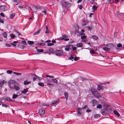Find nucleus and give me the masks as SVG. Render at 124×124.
<instances>
[{
  "mask_svg": "<svg viewBox=\"0 0 124 124\" xmlns=\"http://www.w3.org/2000/svg\"><path fill=\"white\" fill-rule=\"evenodd\" d=\"M10 36L12 39H13L16 37V35L12 33H11L10 34Z\"/></svg>",
  "mask_w": 124,
  "mask_h": 124,
  "instance_id": "c85d7f7f",
  "label": "nucleus"
},
{
  "mask_svg": "<svg viewBox=\"0 0 124 124\" xmlns=\"http://www.w3.org/2000/svg\"><path fill=\"white\" fill-rule=\"evenodd\" d=\"M107 108L110 110H112V108L109 106H108V107H107Z\"/></svg>",
  "mask_w": 124,
  "mask_h": 124,
  "instance_id": "69168bd1",
  "label": "nucleus"
},
{
  "mask_svg": "<svg viewBox=\"0 0 124 124\" xmlns=\"http://www.w3.org/2000/svg\"><path fill=\"white\" fill-rule=\"evenodd\" d=\"M10 44H11L13 46H14L15 47L16 46V45L15 44H14V43H10Z\"/></svg>",
  "mask_w": 124,
  "mask_h": 124,
  "instance_id": "338daca9",
  "label": "nucleus"
},
{
  "mask_svg": "<svg viewBox=\"0 0 124 124\" xmlns=\"http://www.w3.org/2000/svg\"><path fill=\"white\" fill-rule=\"evenodd\" d=\"M6 99L8 101L12 102H13V100H11L10 99V98L9 97H7V98H6Z\"/></svg>",
  "mask_w": 124,
  "mask_h": 124,
  "instance_id": "b1692460",
  "label": "nucleus"
},
{
  "mask_svg": "<svg viewBox=\"0 0 124 124\" xmlns=\"http://www.w3.org/2000/svg\"><path fill=\"white\" fill-rule=\"evenodd\" d=\"M91 103H92L93 106H94L98 104V102L95 99L91 101Z\"/></svg>",
  "mask_w": 124,
  "mask_h": 124,
  "instance_id": "39448f33",
  "label": "nucleus"
},
{
  "mask_svg": "<svg viewBox=\"0 0 124 124\" xmlns=\"http://www.w3.org/2000/svg\"><path fill=\"white\" fill-rule=\"evenodd\" d=\"M17 94L18 95H19L21 94H22V91H19V92H18L17 93Z\"/></svg>",
  "mask_w": 124,
  "mask_h": 124,
  "instance_id": "49530a36",
  "label": "nucleus"
},
{
  "mask_svg": "<svg viewBox=\"0 0 124 124\" xmlns=\"http://www.w3.org/2000/svg\"><path fill=\"white\" fill-rule=\"evenodd\" d=\"M56 55L57 56H61L63 54L62 52V50H56L55 51Z\"/></svg>",
  "mask_w": 124,
  "mask_h": 124,
  "instance_id": "20e7f679",
  "label": "nucleus"
},
{
  "mask_svg": "<svg viewBox=\"0 0 124 124\" xmlns=\"http://www.w3.org/2000/svg\"><path fill=\"white\" fill-rule=\"evenodd\" d=\"M54 44L53 43H48L47 44V45L48 46H52V45H54Z\"/></svg>",
  "mask_w": 124,
  "mask_h": 124,
  "instance_id": "bf43d9fd",
  "label": "nucleus"
},
{
  "mask_svg": "<svg viewBox=\"0 0 124 124\" xmlns=\"http://www.w3.org/2000/svg\"><path fill=\"white\" fill-rule=\"evenodd\" d=\"M18 95L15 94H14L12 96V98L13 99H15L18 97Z\"/></svg>",
  "mask_w": 124,
  "mask_h": 124,
  "instance_id": "bb28decb",
  "label": "nucleus"
},
{
  "mask_svg": "<svg viewBox=\"0 0 124 124\" xmlns=\"http://www.w3.org/2000/svg\"><path fill=\"white\" fill-rule=\"evenodd\" d=\"M37 76L35 74H33L32 75L33 78V81H36Z\"/></svg>",
  "mask_w": 124,
  "mask_h": 124,
  "instance_id": "9b49d317",
  "label": "nucleus"
},
{
  "mask_svg": "<svg viewBox=\"0 0 124 124\" xmlns=\"http://www.w3.org/2000/svg\"><path fill=\"white\" fill-rule=\"evenodd\" d=\"M18 8L20 9H22L24 8H25L26 7L25 6H19L18 7Z\"/></svg>",
  "mask_w": 124,
  "mask_h": 124,
  "instance_id": "72a5a7b5",
  "label": "nucleus"
},
{
  "mask_svg": "<svg viewBox=\"0 0 124 124\" xmlns=\"http://www.w3.org/2000/svg\"><path fill=\"white\" fill-rule=\"evenodd\" d=\"M69 58L70 60H71L72 61H73V59H74V56H71Z\"/></svg>",
  "mask_w": 124,
  "mask_h": 124,
  "instance_id": "79ce46f5",
  "label": "nucleus"
},
{
  "mask_svg": "<svg viewBox=\"0 0 124 124\" xmlns=\"http://www.w3.org/2000/svg\"><path fill=\"white\" fill-rule=\"evenodd\" d=\"M114 0H108V3H113Z\"/></svg>",
  "mask_w": 124,
  "mask_h": 124,
  "instance_id": "864d4df0",
  "label": "nucleus"
},
{
  "mask_svg": "<svg viewBox=\"0 0 124 124\" xmlns=\"http://www.w3.org/2000/svg\"><path fill=\"white\" fill-rule=\"evenodd\" d=\"M22 42L23 44H24V45H26V44H27L26 42V41L25 40L22 41Z\"/></svg>",
  "mask_w": 124,
  "mask_h": 124,
  "instance_id": "4d7b16f0",
  "label": "nucleus"
},
{
  "mask_svg": "<svg viewBox=\"0 0 124 124\" xmlns=\"http://www.w3.org/2000/svg\"><path fill=\"white\" fill-rule=\"evenodd\" d=\"M0 8L3 11H5L6 10V9H5V7L6 6L4 5H1L0 6Z\"/></svg>",
  "mask_w": 124,
  "mask_h": 124,
  "instance_id": "dca6fc26",
  "label": "nucleus"
},
{
  "mask_svg": "<svg viewBox=\"0 0 124 124\" xmlns=\"http://www.w3.org/2000/svg\"><path fill=\"white\" fill-rule=\"evenodd\" d=\"M64 95L65 96V98L67 100L68 97V93L66 92H64Z\"/></svg>",
  "mask_w": 124,
  "mask_h": 124,
  "instance_id": "a878e982",
  "label": "nucleus"
},
{
  "mask_svg": "<svg viewBox=\"0 0 124 124\" xmlns=\"http://www.w3.org/2000/svg\"><path fill=\"white\" fill-rule=\"evenodd\" d=\"M0 15L2 17H5V16L4 15V14L2 13H0Z\"/></svg>",
  "mask_w": 124,
  "mask_h": 124,
  "instance_id": "774afa93",
  "label": "nucleus"
},
{
  "mask_svg": "<svg viewBox=\"0 0 124 124\" xmlns=\"http://www.w3.org/2000/svg\"><path fill=\"white\" fill-rule=\"evenodd\" d=\"M52 81L55 83H57L58 82L55 79H52Z\"/></svg>",
  "mask_w": 124,
  "mask_h": 124,
  "instance_id": "58836bf2",
  "label": "nucleus"
},
{
  "mask_svg": "<svg viewBox=\"0 0 124 124\" xmlns=\"http://www.w3.org/2000/svg\"><path fill=\"white\" fill-rule=\"evenodd\" d=\"M113 112L114 113L115 115H116L118 117L120 115L117 111H116L115 110H113Z\"/></svg>",
  "mask_w": 124,
  "mask_h": 124,
  "instance_id": "4468645a",
  "label": "nucleus"
},
{
  "mask_svg": "<svg viewBox=\"0 0 124 124\" xmlns=\"http://www.w3.org/2000/svg\"><path fill=\"white\" fill-rule=\"evenodd\" d=\"M92 37L93 39L96 40L97 39H98V37L96 36H93Z\"/></svg>",
  "mask_w": 124,
  "mask_h": 124,
  "instance_id": "4c0bfd02",
  "label": "nucleus"
},
{
  "mask_svg": "<svg viewBox=\"0 0 124 124\" xmlns=\"http://www.w3.org/2000/svg\"><path fill=\"white\" fill-rule=\"evenodd\" d=\"M79 58L78 57H75L74 58V60L75 61L79 60Z\"/></svg>",
  "mask_w": 124,
  "mask_h": 124,
  "instance_id": "8fccbe9b",
  "label": "nucleus"
},
{
  "mask_svg": "<svg viewBox=\"0 0 124 124\" xmlns=\"http://www.w3.org/2000/svg\"><path fill=\"white\" fill-rule=\"evenodd\" d=\"M46 85L48 87L51 88H52V87L54 86V85H53L49 83H47L46 84Z\"/></svg>",
  "mask_w": 124,
  "mask_h": 124,
  "instance_id": "9d476101",
  "label": "nucleus"
},
{
  "mask_svg": "<svg viewBox=\"0 0 124 124\" xmlns=\"http://www.w3.org/2000/svg\"><path fill=\"white\" fill-rule=\"evenodd\" d=\"M103 49L105 51H109L110 50V49L107 47H103Z\"/></svg>",
  "mask_w": 124,
  "mask_h": 124,
  "instance_id": "aec40b11",
  "label": "nucleus"
},
{
  "mask_svg": "<svg viewBox=\"0 0 124 124\" xmlns=\"http://www.w3.org/2000/svg\"><path fill=\"white\" fill-rule=\"evenodd\" d=\"M50 53L52 54H54V51L53 48H50L48 49Z\"/></svg>",
  "mask_w": 124,
  "mask_h": 124,
  "instance_id": "ddd939ff",
  "label": "nucleus"
},
{
  "mask_svg": "<svg viewBox=\"0 0 124 124\" xmlns=\"http://www.w3.org/2000/svg\"><path fill=\"white\" fill-rule=\"evenodd\" d=\"M0 22L1 23H4V21L1 18H0Z\"/></svg>",
  "mask_w": 124,
  "mask_h": 124,
  "instance_id": "13d9d810",
  "label": "nucleus"
},
{
  "mask_svg": "<svg viewBox=\"0 0 124 124\" xmlns=\"http://www.w3.org/2000/svg\"><path fill=\"white\" fill-rule=\"evenodd\" d=\"M52 79H47V82L49 83H51L52 82Z\"/></svg>",
  "mask_w": 124,
  "mask_h": 124,
  "instance_id": "de8ad7c7",
  "label": "nucleus"
},
{
  "mask_svg": "<svg viewBox=\"0 0 124 124\" xmlns=\"http://www.w3.org/2000/svg\"><path fill=\"white\" fill-rule=\"evenodd\" d=\"M98 7L96 6H93L92 7V9L93 11L96 10L97 8Z\"/></svg>",
  "mask_w": 124,
  "mask_h": 124,
  "instance_id": "cd10ccee",
  "label": "nucleus"
},
{
  "mask_svg": "<svg viewBox=\"0 0 124 124\" xmlns=\"http://www.w3.org/2000/svg\"><path fill=\"white\" fill-rule=\"evenodd\" d=\"M86 38H87L86 36H85V35H84V36H81V39H83Z\"/></svg>",
  "mask_w": 124,
  "mask_h": 124,
  "instance_id": "5fc2aeb1",
  "label": "nucleus"
},
{
  "mask_svg": "<svg viewBox=\"0 0 124 124\" xmlns=\"http://www.w3.org/2000/svg\"><path fill=\"white\" fill-rule=\"evenodd\" d=\"M62 3L63 6H64L66 9L68 8L70 6V3L64 0L62 1Z\"/></svg>",
  "mask_w": 124,
  "mask_h": 124,
  "instance_id": "7ed1b4c3",
  "label": "nucleus"
},
{
  "mask_svg": "<svg viewBox=\"0 0 124 124\" xmlns=\"http://www.w3.org/2000/svg\"><path fill=\"white\" fill-rule=\"evenodd\" d=\"M14 4L17 5L19 2V0H12Z\"/></svg>",
  "mask_w": 124,
  "mask_h": 124,
  "instance_id": "5701e85b",
  "label": "nucleus"
},
{
  "mask_svg": "<svg viewBox=\"0 0 124 124\" xmlns=\"http://www.w3.org/2000/svg\"><path fill=\"white\" fill-rule=\"evenodd\" d=\"M96 107L97 108L100 109L102 108V106L101 104H99Z\"/></svg>",
  "mask_w": 124,
  "mask_h": 124,
  "instance_id": "473e14b6",
  "label": "nucleus"
},
{
  "mask_svg": "<svg viewBox=\"0 0 124 124\" xmlns=\"http://www.w3.org/2000/svg\"><path fill=\"white\" fill-rule=\"evenodd\" d=\"M15 13H12L10 15V18L11 19H12L15 16Z\"/></svg>",
  "mask_w": 124,
  "mask_h": 124,
  "instance_id": "393cba45",
  "label": "nucleus"
},
{
  "mask_svg": "<svg viewBox=\"0 0 124 124\" xmlns=\"http://www.w3.org/2000/svg\"><path fill=\"white\" fill-rule=\"evenodd\" d=\"M37 51L39 52H43L44 51V50L42 49H38L37 50Z\"/></svg>",
  "mask_w": 124,
  "mask_h": 124,
  "instance_id": "ea45409f",
  "label": "nucleus"
},
{
  "mask_svg": "<svg viewBox=\"0 0 124 124\" xmlns=\"http://www.w3.org/2000/svg\"><path fill=\"white\" fill-rule=\"evenodd\" d=\"M6 82L5 80H3L0 82V88H1L3 85H4L5 83H6Z\"/></svg>",
  "mask_w": 124,
  "mask_h": 124,
  "instance_id": "1a4fd4ad",
  "label": "nucleus"
},
{
  "mask_svg": "<svg viewBox=\"0 0 124 124\" xmlns=\"http://www.w3.org/2000/svg\"><path fill=\"white\" fill-rule=\"evenodd\" d=\"M117 46L118 47H120L122 46V45L121 44H117Z\"/></svg>",
  "mask_w": 124,
  "mask_h": 124,
  "instance_id": "a18cd8bd",
  "label": "nucleus"
},
{
  "mask_svg": "<svg viewBox=\"0 0 124 124\" xmlns=\"http://www.w3.org/2000/svg\"><path fill=\"white\" fill-rule=\"evenodd\" d=\"M101 113L103 115H105L106 114V113H105L104 111H102Z\"/></svg>",
  "mask_w": 124,
  "mask_h": 124,
  "instance_id": "680f3d73",
  "label": "nucleus"
},
{
  "mask_svg": "<svg viewBox=\"0 0 124 124\" xmlns=\"http://www.w3.org/2000/svg\"><path fill=\"white\" fill-rule=\"evenodd\" d=\"M13 73L17 76L20 75H21V73H18L15 72H13Z\"/></svg>",
  "mask_w": 124,
  "mask_h": 124,
  "instance_id": "37998d69",
  "label": "nucleus"
},
{
  "mask_svg": "<svg viewBox=\"0 0 124 124\" xmlns=\"http://www.w3.org/2000/svg\"><path fill=\"white\" fill-rule=\"evenodd\" d=\"M88 41V39H87L86 38L83 39H82V42H85L86 41Z\"/></svg>",
  "mask_w": 124,
  "mask_h": 124,
  "instance_id": "a19ab883",
  "label": "nucleus"
},
{
  "mask_svg": "<svg viewBox=\"0 0 124 124\" xmlns=\"http://www.w3.org/2000/svg\"><path fill=\"white\" fill-rule=\"evenodd\" d=\"M28 91V90L27 89H24L22 91V93L23 94H25Z\"/></svg>",
  "mask_w": 124,
  "mask_h": 124,
  "instance_id": "a211bd4d",
  "label": "nucleus"
},
{
  "mask_svg": "<svg viewBox=\"0 0 124 124\" xmlns=\"http://www.w3.org/2000/svg\"><path fill=\"white\" fill-rule=\"evenodd\" d=\"M46 77H48L50 78H54V77L53 76H51L48 75H46Z\"/></svg>",
  "mask_w": 124,
  "mask_h": 124,
  "instance_id": "052dcab7",
  "label": "nucleus"
},
{
  "mask_svg": "<svg viewBox=\"0 0 124 124\" xmlns=\"http://www.w3.org/2000/svg\"><path fill=\"white\" fill-rule=\"evenodd\" d=\"M3 36L4 37L6 38V37L7 36V33L6 32H4V33H3Z\"/></svg>",
  "mask_w": 124,
  "mask_h": 124,
  "instance_id": "2f4dec72",
  "label": "nucleus"
},
{
  "mask_svg": "<svg viewBox=\"0 0 124 124\" xmlns=\"http://www.w3.org/2000/svg\"><path fill=\"white\" fill-rule=\"evenodd\" d=\"M90 53H91V54H94L95 53V52L94 51V50H90Z\"/></svg>",
  "mask_w": 124,
  "mask_h": 124,
  "instance_id": "3c124183",
  "label": "nucleus"
},
{
  "mask_svg": "<svg viewBox=\"0 0 124 124\" xmlns=\"http://www.w3.org/2000/svg\"><path fill=\"white\" fill-rule=\"evenodd\" d=\"M106 46L109 47H112L114 46V45L112 44H106Z\"/></svg>",
  "mask_w": 124,
  "mask_h": 124,
  "instance_id": "2eb2a0df",
  "label": "nucleus"
},
{
  "mask_svg": "<svg viewBox=\"0 0 124 124\" xmlns=\"http://www.w3.org/2000/svg\"><path fill=\"white\" fill-rule=\"evenodd\" d=\"M91 91L92 93L95 97L98 98L100 97L99 94L95 89L93 88H92Z\"/></svg>",
  "mask_w": 124,
  "mask_h": 124,
  "instance_id": "f03ea898",
  "label": "nucleus"
},
{
  "mask_svg": "<svg viewBox=\"0 0 124 124\" xmlns=\"http://www.w3.org/2000/svg\"><path fill=\"white\" fill-rule=\"evenodd\" d=\"M7 72L8 74H11L12 73V71L11 70H8L7 71Z\"/></svg>",
  "mask_w": 124,
  "mask_h": 124,
  "instance_id": "c03bdc74",
  "label": "nucleus"
},
{
  "mask_svg": "<svg viewBox=\"0 0 124 124\" xmlns=\"http://www.w3.org/2000/svg\"><path fill=\"white\" fill-rule=\"evenodd\" d=\"M86 27L88 29V30L90 31H91L92 29V27L89 26Z\"/></svg>",
  "mask_w": 124,
  "mask_h": 124,
  "instance_id": "09e8293b",
  "label": "nucleus"
},
{
  "mask_svg": "<svg viewBox=\"0 0 124 124\" xmlns=\"http://www.w3.org/2000/svg\"><path fill=\"white\" fill-rule=\"evenodd\" d=\"M2 106L3 107H5L6 108H7L8 107V105H6L5 104H2Z\"/></svg>",
  "mask_w": 124,
  "mask_h": 124,
  "instance_id": "e2e57ef3",
  "label": "nucleus"
},
{
  "mask_svg": "<svg viewBox=\"0 0 124 124\" xmlns=\"http://www.w3.org/2000/svg\"><path fill=\"white\" fill-rule=\"evenodd\" d=\"M31 83V81H30L29 82H28L27 80L24 81L23 83L25 85H28L30 83Z\"/></svg>",
  "mask_w": 124,
  "mask_h": 124,
  "instance_id": "6ab92c4d",
  "label": "nucleus"
},
{
  "mask_svg": "<svg viewBox=\"0 0 124 124\" xmlns=\"http://www.w3.org/2000/svg\"><path fill=\"white\" fill-rule=\"evenodd\" d=\"M42 8V7L41 6H37V10L38 9H41Z\"/></svg>",
  "mask_w": 124,
  "mask_h": 124,
  "instance_id": "0e129e2a",
  "label": "nucleus"
},
{
  "mask_svg": "<svg viewBox=\"0 0 124 124\" xmlns=\"http://www.w3.org/2000/svg\"><path fill=\"white\" fill-rule=\"evenodd\" d=\"M100 117V116L99 114H97L95 115H94V117L95 118H98Z\"/></svg>",
  "mask_w": 124,
  "mask_h": 124,
  "instance_id": "f704fd0d",
  "label": "nucleus"
},
{
  "mask_svg": "<svg viewBox=\"0 0 124 124\" xmlns=\"http://www.w3.org/2000/svg\"><path fill=\"white\" fill-rule=\"evenodd\" d=\"M82 44L81 43H78L76 45V46L78 47H82Z\"/></svg>",
  "mask_w": 124,
  "mask_h": 124,
  "instance_id": "412c9836",
  "label": "nucleus"
},
{
  "mask_svg": "<svg viewBox=\"0 0 124 124\" xmlns=\"http://www.w3.org/2000/svg\"><path fill=\"white\" fill-rule=\"evenodd\" d=\"M102 105L103 106H104L105 108H107V107H108V105H106L105 103H103L102 104Z\"/></svg>",
  "mask_w": 124,
  "mask_h": 124,
  "instance_id": "603ef678",
  "label": "nucleus"
},
{
  "mask_svg": "<svg viewBox=\"0 0 124 124\" xmlns=\"http://www.w3.org/2000/svg\"><path fill=\"white\" fill-rule=\"evenodd\" d=\"M104 87V86L101 85H98V90L99 91L103 89Z\"/></svg>",
  "mask_w": 124,
  "mask_h": 124,
  "instance_id": "423d86ee",
  "label": "nucleus"
},
{
  "mask_svg": "<svg viewBox=\"0 0 124 124\" xmlns=\"http://www.w3.org/2000/svg\"><path fill=\"white\" fill-rule=\"evenodd\" d=\"M28 43L29 45H32L34 43V42L33 41H28Z\"/></svg>",
  "mask_w": 124,
  "mask_h": 124,
  "instance_id": "c9c22d12",
  "label": "nucleus"
},
{
  "mask_svg": "<svg viewBox=\"0 0 124 124\" xmlns=\"http://www.w3.org/2000/svg\"><path fill=\"white\" fill-rule=\"evenodd\" d=\"M38 84L39 85L42 86H43L44 85V84L43 83L39 82L38 83Z\"/></svg>",
  "mask_w": 124,
  "mask_h": 124,
  "instance_id": "7c9ffc66",
  "label": "nucleus"
},
{
  "mask_svg": "<svg viewBox=\"0 0 124 124\" xmlns=\"http://www.w3.org/2000/svg\"><path fill=\"white\" fill-rule=\"evenodd\" d=\"M67 46V47H68L69 49H71L72 48H73V46L72 45H69Z\"/></svg>",
  "mask_w": 124,
  "mask_h": 124,
  "instance_id": "c756f323",
  "label": "nucleus"
},
{
  "mask_svg": "<svg viewBox=\"0 0 124 124\" xmlns=\"http://www.w3.org/2000/svg\"><path fill=\"white\" fill-rule=\"evenodd\" d=\"M39 113L41 115H43L45 113V111L42 109H40L39 110Z\"/></svg>",
  "mask_w": 124,
  "mask_h": 124,
  "instance_id": "0eeeda50",
  "label": "nucleus"
},
{
  "mask_svg": "<svg viewBox=\"0 0 124 124\" xmlns=\"http://www.w3.org/2000/svg\"><path fill=\"white\" fill-rule=\"evenodd\" d=\"M67 37V36H65V35H63L62 36V37L61 38V40H63L64 39L65 41H67L69 39H65V38H66Z\"/></svg>",
  "mask_w": 124,
  "mask_h": 124,
  "instance_id": "6e6552de",
  "label": "nucleus"
},
{
  "mask_svg": "<svg viewBox=\"0 0 124 124\" xmlns=\"http://www.w3.org/2000/svg\"><path fill=\"white\" fill-rule=\"evenodd\" d=\"M8 85L10 88L18 91L20 89L18 84L14 80H11L8 82Z\"/></svg>",
  "mask_w": 124,
  "mask_h": 124,
  "instance_id": "f257e3e1",
  "label": "nucleus"
},
{
  "mask_svg": "<svg viewBox=\"0 0 124 124\" xmlns=\"http://www.w3.org/2000/svg\"><path fill=\"white\" fill-rule=\"evenodd\" d=\"M41 31V30L40 29H39L38 31L35 32L33 34V35H36L39 33Z\"/></svg>",
  "mask_w": 124,
  "mask_h": 124,
  "instance_id": "f3484780",
  "label": "nucleus"
},
{
  "mask_svg": "<svg viewBox=\"0 0 124 124\" xmlns=\"http://www.w3.org/2000/svg\"><path fill=\"white\" fill-rule=\"evenodd\" d=\"M77 109V114L78 115L80 116L81 114L80 111L82 110V108H78Z\"/></svg>",
  "mask_w": 124,
  "mask_h": 124,
  "instance_id": "f8f14e48",
  "label": "nucleus"
},
{
  "mask_svg": "<svg viewBox=\"0 0 124 124\" xmlns=\"http://www.w3.org/2000/svg\"><path fill=\"white\" fill-rule=\"evenodd\" d=\"M69 48L67 47V46L65 48V50L66 51H69Z\"/></svg>",
  "mask_w": 124,
  "mask_h": 124,
  "instance_id": "6e6d98bb",
  "label": "nucleus"
},
{
  "mask_svg": "<svg viewBox=\"0 0 124 124\" xmlns=\"http://www.w3.org/2000/svg\"><path fill=\"white\" fill-rule=\"evenodd\" d=\"M58 100H56V101H53L52 103H51L50 105H52L53 104H55L56 103H57L58 102Z\"/></svg>",
  "mask_w": 124,
  "mask_h": 124,
  "instance_id": "4be33fe9",
  "label": "nucleus"
},
{
  "mask_svg": "<svg viewBox=\"0 0 124 124\" xmlns=\"http://www.w3.org/2000/svg\"><path fill=\"white\" fill-rule=\"evenodd\" d=\"M37 79L39 80H42L43 79L42 78H41L40 77H39L37 76V77H36V79Z\"/></svg>",
  "mask_w": 124,
  "mask_h": 124,
  "instance_id": "e433bc0d",
  "label": "nucleus"
}]
</instances>
